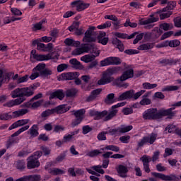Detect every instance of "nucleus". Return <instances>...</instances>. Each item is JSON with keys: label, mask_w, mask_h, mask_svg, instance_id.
<instances>
[{"label": "nucleus", "mask_w": 181, "mask_h": 181, "mask_svg": "<svg viewBox=\"0 0 181 181\" xmlns=\"http://www.w3.org/2000/svg\"><path fill=\"white\" fill-rule=\"evenodd\" d=\"M104 36H105V33L100 34L98 37V43H101V45H103V46H105L107 43H108V37H105Z\"/></svg>", "instance_id": "79ce46f5"}, {"label": "nucleus", "mask_w": 181, "mask_h": 181, "mask_svg": "<svg viewBox=\"0 0 181 181\" xmlns=\"http://www.w3.org/2000/svg\"><path fill=\"white\" fill-rule=\"evenodd\" d=\"M86 114L85 109H81L76 111H74V115L76 117V119L71 122V127H77L79 124H81L83 119H84V115Z\"/></svg>", "instance_id": "1a4fd4ad"}, {"label": "nucleus", "mask_w": 181, "mask_h": 181, "mask_svg": "<svg viewBox=\"0 0 181 181\" xmlns=\"http://www.w3.org/2000/svg\"><path fill=\"white\" fill-rule=\"evenodd\" d=\"M118 173H119L121 177H127L125 173H128V168L122 165H119L117 169Z\"/></svg>", "instance_id": "58836bf2"}, {"label": "nucleus", "mask_w": 181, "mask_h": 181, "mask_svg": "<svg viewBox=\"0 0 181 181\" xmlns=\"http://www.w3.org/2000/svg\"><path fill=\"white\" fill-rule=\"evenodd\" d=\"M15 166L18 170H23V169L26 168V163H25V160H18L15 163Z\"/></svg>", "instance_id": "37998d69"}, {"label": "nucleus", "mask_w": 181, "mask_h": 181, "mask_svg": "<svg viewBox=\"0 0 181 181\" xmlns=\"http://www.w3.org/2000/svg\"><path fill=\"white\" fill-rule=\"evenodd\" d=\"M101 153V151L98 149L92 150L88 151L86 153V156H89V158H95V156H98Z\"/></svg>", "instance_id": "3c124183"}, {"label": "nucleus", "mask_w": 181, "mask_h": 181, "mask_svg": "<svg viewBox=\"0 0 181 181\" xmlns=\"http://www.w3.org/2000/svg\"><path fill=\"white\" fill-rule=\"evenodd\" d=\"M30 120L29 119H20L12 124L8 128L9 131H12V129H15V128H19V127H23L24 125H27L29 124Z\"/></svg>", "instance_id": "f3484780"}, {"label": "nucleus", "mask_w": 181, "mask_h": 181, "mask_svg": "<svg viewBox=\"0 0 181 181\" xmlns=\"http://www.w3.org/2000/svg\"><path fill=\"white\" fill-rule=\"evenodd\" d=\"M91 131H93V127H90V125H86L82 127V134L83 135H87Z\"/></svg>", "instance_id": "69168bd1"}, {"label": "nucleus", "mask_w": 181, "mask_h": 181, "mask_svg": "<svg viewBox=\"0 0 181 181\" xmlns=\"http://www.w3.org/2000/svg\"><path fill=\"white\" fill-rule=\"evenodd\" d=\"M127 105V102L119 103L117 105L112 106L111 111L108 112L107 110H104L103 112H97L95 110H90L89 115L90 117H95V119H101L104 118V121H110L117 114H118V110L117 108H119V107H124V105Z\"/></svg>", "instance_id": "f03ea898"}, {"label": "nucleus", "mask_w": 181, "mask_h": 181, "mask_svg": "<svg viewBox=\"0 0 181 181\" xmlns=\"http://www.w3.org/2000/svg\"><path fill=\"white\" fill-rule=\"evenodd\" d=\"M39 166H40V163L36 157L30 156L28 158V169H35V168H39Z\"/></svg>", "instance_id": "4468645a"}, {"label": "nucleus", "mask_w": 181, "mask_h": 181, "mask_svg": "<svg viewBox=\"0 0 181 181\" xmlns=\"http://www.w3.org/2000/svg\"><path fill=\"white\" fill-rule=\"evenodd\" d=\"M142 86L143 88H144L145 90H152L153 88H156V87H158V84L151 83L148 82L144 83Z\"/></svg>", "instance_id": "49530a36"}, {"label": "nucleus", "mask_w": 181, "mask_h": 181, "mask_svg": "<svg viewBox=\"0 0 181 181\" xmlns=\"http://www.w3.org/2000/svg\"><path fill=\"white\" fill-rule=\"evenodd\" d=\"M10 95L13 98H23V89L16 88L11 92Z\"/></svg>", "instance_id": "cd10ccee"}, {"label": "nucleus", "mask_w": 181, "mask_h": 181, "mask_svg": "<svg viewBox=\"0 0 181 181\" xmlns=\"http://www.w3.org/2000/svg\"><path fill=\"white\" fill-rule=\"evenodd\" d=\"M28 134H29L32 138L37 136V135H39V127L37 124H33L28 131Z\"/></svg>", "instance_id": "bb28decb"}, {"label": "nucleus", "mask_w": 181, "mask_h": 181, "mask_svg": "<svg viewBox=\"0 0 181 181\" xmlns=\"http://www.w3.org/2000/svg\"><path fill=\"white\" fill-rule=\"evenodd\" d=\"M176 6V2L175 1H171L168 4L167 7L163 8V9L160 10L158 11V13H162V12H166V11H172Z\"/></svg>", "instance_id": "a19ab883"}, {"label": "nucleus", "mask_w": 181, "mask_h": 181, "mask_svg": "<svg viewBox=\"0 0 181 181\" xmlns=\"http://www.w3.org/2000/svg\"><path fill=\"white\" fill-rule=\"evenodd\" d=\"M84 53H88L87 50V44H84L80 48H76L74 51H72L73 56H80V54H84Z\"/></svg>", "instance_id": "b1692460"}, {"label": "nucleus", "mask_w": 181, "mask_h": 181, "mask_svg": "<svg viewBox=\"0 0 181 181\" xmlns=\"http://www.w3.org/2000/svg\"><path fill=\"white\" fill-rule=\"evenodd\" d=\"M8 119H12V116L9 113L0 114V120L8 121Z\"/></svg>", "instance_id": "bf43d9fd"}, {"label": "nucleus", "mask_w": 181, "mask_h": 181, "mask_svg": "<svg viewBox=\"0 0 181 181\" xmlns=\"http://www.w3.org/2000/svg\"><path fill=\"white\" fill-rule=\"evenodd\" d=\"M28 112H29V110L28 109H21V110L13 112V117H23V115H25Z\"/></svg>", "instance_id": "ea45409f"}, {"label": "nucleus", "mask_w": 181, "mask_h": 181, "mask_svg": "<svg viewBox=\"0 0 181 181\" xmlns=\"http://www.w3.org/2000/svg\"><path fill=\"white\" fill-rule=\"evenodd\" d=\"M78 23H74L72 25H71L70 27H69V30L70 32H75L76 35H77V36H80L81 35H83L84 33V30H83V28H79L78 29Z\"/></svg>", "instance_id": "4be33fe9"}, {"label": "nucleus", "mask_w": 181, "mask_h": 181, "mask_svg": "<svg viewBox=\"0 0 181 181\" xmlns=\"http://www.w3.org/2000/svg\"><path fill=\"white\" fill-rule=\"evenodd\" d=\"M180 46V41L179 40H173L170 41V47H177Z\"/></svg>", "instance_id": "774afa93"}, {"label": "nucleus", "mask_w": 181, "mask_h": 181, "mask_svg": "<svg viewBox=\"0 0 181 181\" xmlns=\"http://www.w3.org/2000/svg\"><path fill=\"white\" fill-rule=\"evenodd\" d=\"M46 22V20L42 19L40 22L33 24L31 28L33 32H37V30H42V29H43V25H45Z\"/></svg>", "instance_id": "c85d7f7f"}, {"label": "nucleus", "mask_w": 181, "mask_h": 181, "mask_svg": "<svg viewBox=\"0 0 181 181\" xmlns=\"http://www.w3.org/2000/svg\"><path fill=\"white\" fill-rule=\"evenodd\" d=\"M179 90V86H167L162 88L161 91H177Z\"/></svg>", "instance_id": "5fc2aeb1"}, {"label": "nucleus", "mask_w": 181, "mask_h": 181, "mask_svg": "<svg viewBox=\"0 0 181 181\" xmlns=\"http://www.w3.org/2000/svg\"><path fill=\"white\" fill-rule=\"evenodd\" d=\"M101 91H103V89H101V88H98V89L93 90L90 93V95L86 98V101L88 103L94 101V100H95V98H97V97H98V95H100V94H101Z\"/></svg>", "instance_id": "5701e85b"}, {"label": "nucleus", "mask_w": 181, "mask_h": 181, "mask_svg": "<svg viewBox=\"0 0 181 181\" xmlns=\"http://www.w3.org/2000/svg\"><path fill=\"white\" fill-rule=\"evenodd\" d=\"M31 60H36V62H45L47 60H52L53 59L52 54H40L36 52L35 49H33L30 52Z\"/></svg>", "instance_id": "6e6552de"}, {"label": "nucleus", "mask_w": 181, "mask_h": 181, "mask_svg": "<svg viewBox=\"0 0 181 181\" xmlns=\"http://www.w3.org/2000/svg\"><path fill=\"white\" fill-rule=\"evenodd\" d=\"M81 60L84 63H91V62H94L95 60V57L94 55L88 54L82 56L81 57Z\"/></svg>", "instance_id": "f704fd0d"}, {"label": "nucleus", "mask_w": 181, "mask_h": 181, "mask_svg": "<svg viewBox=\"0 0 181 181\" xmlns=\"http://www.w3.org/2000/svg\"><path fill=\"white\" fill-rule=\"evenodd\" d=\"M71 8H76L78 12H81L90 6V4L84 3L81 0H76L71 3Z\"/></svg>", "instance_id": "9b49d317"}, {"label": "nucleus", "mask_w": 181, "mask_h": 181, "mask_svg": "<svg viewBox=\"0 0 181 181\" xmlns=\"http://www.w3.org/2000/svg\"><path fill=\"white\" fill-rule=\"evenodd\" d=\"M103 151H112V152H119V148L118 146L115 145H108L105 146L104 148H102Z\"/></svg>", "instance_id": "c03bdc74"}, {"label": "nucleus", "mask_w": 181, "mask_h": 181, "mask_svg": "<svg viewBox=\"0 0 181 181\" xmlns=\"http://www.w3.org/2000/svg\"><path fill=\"white\" fill-rule=\"evenodd\" d=\"M78 77V73L77 72H66L63 73L59 78V80L64 81V80H74Z\"/></svg>", "instance_id": "ddd939ff"}, {"label": "nucleus", "mask_w": 181, "mask_h": 181, "mask_svg": "<svg viewBox=\"0 0 181 181\" xmlns=\"http://www.w3.org/2000/svg\"><path fill=\"white\" fill-rule=\"evenodd\" d=\"M140 105H151L152 100L149 98H142L139 102Z\"/></svg>", "instance_id": "680f3d73"}, {"label": "nucleus", "mask_w": 181, "mask_h": 181, "mask_svg": "<svg viewBox=\"0 0 181 181\" xmlns=\"http://www.w3.org/2000/svg\"><path fill=\"white\" fill-rule=\"evenodd\" d=\"M140 160H141L142 163H143L144 170L146 173H151V168H149V162H151V160H149V156H148L146 155H144L140 158Z\"/></svg>", "instance_id": "a211bd4d"}, {"label": "nucleus", "mask_w": 181, "mask_h": 181, "mask_svg": "<svg viewBox=\"0 0 181 181\" xmlns=\"http://www.w3.org/2000/svg\"><path fill=\"white\" fill-rule=\"evenodd\" d=\"M124 28H128L129 26L130 28H136L138 26V24L136 23H131V20L129 18H127L126 20V22L124 23Z\"/></svg>", "instance_id": "e2e57ef3"}, {"label": "nucleus", "mask_w": 181, "mask_h": 181, "mask_svg": "<svg viewBox=\"0 0 181 181\" xmlns=\"http://www.w3.org/2000/svg\"><path fill=\"white\" fill-rule=\"evenodd\" d=\"M69 63L70 64L73 65V67H74V69H81L82 67L81 63L78 62L77 59H70Z\"/></svg>", "instance_id": "09e8293b"}, {"label": "nucleus", "mask_w": 181, "mask_h": 181, "mask_svg": "<svg viewBox=\"0 0 181 181\" xmlns=\"http://www.w3.org/2000/svg\"><path fill=\"white\" fill-rule=\"evenodd\" d=\"M23 97H32L35 94V90L32 87L22 88Z\"/></svg>", "instance_id": "c756f323"}, {"label": "nucleus", "mask_w": 181, "mask_h": 181, "mask_svg": "<svg viewBox=\"0 0 181 181\" xmlns=\"http://www.w3.org/2000/svg\"><path fill=\"white\" fill-rule=\"evenodd\" d=\"M46 69V64L40 63L38 64L33 69V71H39L40 74H41L42 71Z\"/></svg>", "instance_id": "8fccbe9b"}, {"label": "nucleus", "mask_w": 181, "mask_h": 181, "mask_svg": "<svg viewBox=\"0 0 181 181\" xmlns=\"http://www.w3.org/2000/svg\"><path fill=\"white\" fill-rule=\"evenodd\" d=\"M30 127V126L29 125L24 126L20 128L17 132H16L13 134H11L8 137V141H6V148H10L11 146H12V145L15 144H18V142H19V137L18 136H19V135H21L22 132H25V131H28V129H29Z\"/></svg>", "instance_id": "423d86ee"}, {"label": "nucleus", "mask_w": 181, "mask_h": 181, "mask_svg": "<svg viewBox=\"0 0 181 181\" xmlns=\"http://www.w3.org/2000/svg\"><path fill=\"white\" fill-rule=\"evenodd\" d=\"M26 99L25 98H20L14 100H11L3 105L4 107H8V108H11L12 107H15L16 105H21L22 103H23Z\"/></svg>", "instance_id": "2eb2a0df"}, {"label": "nucleus", "mask_w": 181, "mask_h": 181, "mask_svg": "<svg viewBox=\"0 0 181 181\" xmlns=\"http://www.w3.org/2000/svg\"><path fill=\"white\" fill-rule=\"evenodd\" d=\"M160 29L165 31L171 30V29H173V24L168 23H162L160 25Z\"/></svg>", "instance_id": "de8ad7c7"}, {"label": "nucleus", "mask_w": 181, "mask_h": 181, "mask_svg": "<svg viewBox=\"0 0 181 181\" xmlns=\"http://www.w3.org/2000/svg\"><path fill=\"white\" fill-rule=\"evenodd\" d=\"M93 36L92 34H89L88 33H85V36L83 37V42H85L86 43H90V42H94L95 39L94 37H91Z\"/></svg>", "instance_id": "a18cd8bd"}, {"label": "nucleus", "mask_w": 181, "mask_h": 181, "mask_svg": "<svg viewBox=\"0 0 181 181\" xmlns=\"http://www.w3.org/2000/svg\"><path fill=\"white\" fill-rule=\"evenodd\" d=\"M121 63V59L119 57H110L100 61V66L105 67V66H118Z\"/></svg>", "instance_id": "9d476101"}, {"label": "nucleus", "mask_w": 181, "mask_h": 181, "mask_svg": "<svg viewBox=\"0 0 181 181\" xmlns=\"http://www.w3.org/2000/svg\"><path fill=\"white\" fill-rule=\"evenodd\" d=\"M134 77V69H127L123 72L119 78H117L115 83L117 87H124L127 88L128 87V83H124V81L128 80L129 78H132Z\"/></svg>", "instance_id": "20e7f679"}, {"label": "nucleus", "mask_w": 181, "mask_h": 181, "mask_svg": "<svg viewBox=\"0 0 181 181\" xmlns=\"http://www.w3.org/2000/svg\"><path fill=\"white\" fill-rule=\"evenodd\" d=\"M115 98V94L110 93L107 95L105 99V104H114V98Z\"/></svg>", "instance_id": "864d4df0"}, {"label": "nucleus", "mask_w": 181, "mask_h": 181, "mask_svg": "<svg viewBox=\"0 0 181 181\" xmlns=\"http://www.w3.org/2000/svg\"><path fill=\"white\" fill-rule=\"evenodd\" d=\"M86 47L88 53H91V55L94 56L95 59L100 56L101 51H100L94 44H86Z\"/></svg>", "instance_id": "dca6fc26"}, {"label": "nucleus", "mask_w": 181, "mask_h": 181, "mask_svg": "<svg viewBox=\"0 0 181 181\" xmlns=\"http://www.w3.org/2000/svg\"><path fill=\"white\" fill-rule=\"evenodd\" d=\"M158 21H159V18L154 17L153 15H151L150 18L147 19L141 18L139 20V24L141 25H149L151 23H154V22H158Z\"/></svg>", "instance_id": "412c9836"}, {"label": "nucleus", "mask_w": 181, "mask_h": 181, "mask_svg": "<svg viewBox=\"0 0 181 181\" xmlns=\"http://www.w3.org/2000/svg\"><path fill=\"white\" fill-rule=\"evenodd\" d=\"M163 33V31L160 30V28L158 27H155L153 30L151 31V33H149V36H152V37H154L155 39H158Z\"/></svg>", "instance_id": "72a5a7b5"}, {"label": "nucleus", "mask_w": 181, "mask_h": 181, "mask_svg": "<svg viewBox=\"0 0 181 181\" xmlns=\"http://www.w3.org/2000/svg\"><path fill=\"white\" fill-rule=\"evenodd\" d=\"M13 74H15V73L13 72H7L6 74H4L3 75V79L1 80V81H7V83H9V80L11 77V76H13Z\"/></svg>", "instance_id": "13d9d810"}, {"label": "nucleus", "mask_w": 181, "mask_h": 181, "mask_svg": "<svg viewBox=\"0 0 181 181\" xmlns=\"http://www.w3.org/2000/svg\"><path fill=\"white\" fill-rule=\"evenodd\" d=\"M158 138V134L151 133L149 136H144L140 141L137 143L138 148H142L144 145H146V144H150V145H153V144L156 141Z\"/></svg>", "instance_id": "0eeeda50"}, {"label": "nucleus", "mask_w": 181, "mask_h": 181, "mask_svg": "<svg viewBox=\"0 0 181 181\" xmlns=\"http://www.w3.org/2000/svg\"><path fill=\"white\" fill-rule=\"evenodd\" d=\"M155 44L153 42H147L145 44H142L138 47V50H151V49H153Z\"/></svg>", "instance_id": "473e14b6"}, {"label": "nucleus", "mask_w": 181, "mask_h": 181, "mask_svg": "<svg viewBox=\"0 0 181 181\" xmlns=\"http://www.w3.org/2000/svg\"><path fill=\"white\" fill-rule=\"evenodd\" d=\"M151 176L153 177L148 178L149 181H158V179H160V180H163V181H178L179 180V177H177L175 174L166 175L160 173L152 172Z\"/></svg>", "instance_id": "39448f33"}, {"label": "nucleus", "mask_w": 181, "mask_h": 181, "mask_svg": "<svg viewBox=\"0 0 181 181\" xmlns=\"http://www.w3.org/2000/svg\"><path fill=\"white\" fill-rule=\"evenodd\" d=\"M66 46H72L73 47H78L80 46V41H74L73 39L66 38L64 41Z\"/></svg>", "instance_id": "c9c22d12"}, {"label": "nucleus", "mask_w": 181, "mask_h": 181, "mask_svg": "<svg viewBox=\"0 0 181 181\" xmlns=\"http://www.w3.org/2000/svg\"><path fill=\"white\" fill-rule=\"evenodd\" d=\"M173 110H175V107H170L167 110L160 109L158 111L157 108L151 107L143 112L142 118L146 121H155V119H160L163 117H167L169 119H172L176 114Z\"/></svg>", "instance_id": "f257e3e1"}, {"label": "nucleus", "mask_w": 181, "mask_h": 181, "mask_svg": "<svg viewBox=\"0 0 181 181\" xmlns=\"http://www.w3.org/2000/svg\"><path fill=\"white\" fill-rule=\"evenodd\" d=\"M53 72L52 71V69L45 68L42 71H41V74H40V76L41 77H49V76H52Z\"/></svg>", "instance_id": "6e6d98bb"}, {"label": "nucleus", "mask_w": 181, "mask_h": 181, "mask_svg": "<svg viewBox=\"0 0 181 181\" xmlns=\"http://www.w3.org/2000/svg\"><path fill=\"white\" fill-rule=\"evenodd\" d=\"M52 114H55L54 109L47 110L42 112L41 114V117H42V118H46V117H49V115H52Z\"/></svg>", "instance_id": "052dcab7"}, {"label": "nucleus", "mask_w": 181, "mask_h": 181, "mask_svg": "<svg viewBox=\"0 0 181 181\" xmlns=\"http://www.w3.org/2000/svg\"><path fill=\"white\" fill-rule=\"evenodd\" d=\"M160 155V151H156L153 153L152 158L149 157L150 162H156L159 160V156Z\"/></svg>", "instance_id": "4d7b16f0"}, {"label": "nucleus", "mask_w": 181, "mask_h": 181, "mask_svg": "<svg viewBox=\"0 0 181 181\" xmlns=\"http://www.w3.org/2000/svg\"><path fill=\"white\" fill-rule=\"evenodd\" d=\"M134 93H135V90H127L126 92L122 93L117 98V101H124V100H130V98H132V95H134Z\"/></svg>", "instance_id": "6ab92c4d"}, {"label": "nucleus", "mask_w": 181, "mask_h": 181, "mask_svg": "<svg viewBox=\"0 0 181 181\" xmlns=\"http://www.w3.org/2000/svg\"><path fill=\"white\" fill-rule=\"evenodd\" d=\"M29 80V75H25L24 76L19 77L17 79V84H21V83H26Z\"/></svg>", "instance_id": "0e129e2a"}, {"label": "nucleus", "mask_w": 181, "mask_h": 181, "mask_svg": "<svg viewBox=\"0 0 181 181\" xmlns=\"http://www.w3.org/2000/svg\"><path fill=\"white\" fill-rule=\"evenodd\" d=\"M49 173H50V175H54V176H57V175H64V173H66V171L60 168H53L49 169Z\"/></svg>", "instance_id": "e433bc0d"}, {"label": "nucleus", "mask_w": 181, "mask_h": 181, "mask_svg": "<svg viewBox=\"0 0 181 181\" xmlns=\"http://www.w3.org/2000/svg\"><path fill=\"white\" fill-rule=\"evenodd\" d=\"M70 108H71V106H69L67 105H60L54 108V112L55 114H64L65 112H67V111H69Z\"/></svg>", "instance_id": "aec40b11"}, {"label": "nucleus", "mask_w": 181, "mask_h": 181, "mask_svg": "<svg viewBox=\"0 0 181 181\" xmlns=\"http://www.w3.org/2000/svg\"><path fill=\"white\" fill-rule=\"evenodd\" d=\"M80 132V129H75L74 132H71L70 134L65 135L63 137V142L66 144V142H70L75 135H78Z\"/></svg>", "instance_id": "a878e982"}, {"label": "nucleus", "mask_w": 181, "mask_h": 181, "mask_svg": "<svg viewBox=\"0 0 181 181\" xmlns=\"http://www.w3.org/2000/svg\"><path fill=\"white\" fill-rule=\"evenodd\" d=\"M77 93H78V90L76 88H72L66 90V91L65 92V95L68 98H73L76 95H77Z\"/></svg>", "instance_id": "2f4dec72"}, {"label": "nucleus", "mask_w": 181, "mask_h": 181, "mask_svg": "<svg viewBox=\"0 0 181 181\" xmlns=\"http://www.w3.org/2000/svg\"><path fill=\"white\" fill-rule=\"evenodd\" d=\"M56 98L59 100H63V98H64V92H63V90L59 89L51 93L49 96V100H53V98Z\"/></svg>", "instance_id": "393cba45"}, {"label": "nucleus", "mask_w": 181, "mask_h": 181, "mask_svg": "<svg viewBox=\"0 0 181 181\" xmlns=\"http://www.w3.org/2000/svg\"><path fill=\"white\" fill-rule=\"evenodd\" d=\"M112 45H114V46H116L117 47L119 52H124L125 49V47H124V44L122 43V42H121V40H118V38H114L112 40Z\"/></svg>", "instance_id": "7c9ffc66"}, {"label": "nucleus", "mask_w": 181, "mask_h": 181, "mask_svg": "<svg viewBox=\"0 0 181 181\" xmlns=\"http://www.w3.org/2000/svg\"><path fill=\"white\" fill-rule=\"evenodd\" d=\"M119 71H121V67L119 66L107 69L103 73L102 78L98 81V86H105V84H110V83L114 81V77L111 76L117 74Z\"/></svg>", "instance_id": "7ed1b4c3"}, {"label": "nucleus", "mask_w": 181, "mask_h": 181, "mask_svg": "<svg viewBox=\"0 0 181 181\" xmlns=\"http://www.w3.org/2000/svg\"><path fill=\"white\" fill-rule=\"evenodd\" d=\"M86 170L90 173V175H93L94 176H100V175H104L105 173V171L103 169L102 165H93L90 167V168H86Z\"/></svg>", "instance_id": "f8f14e48"}, {"label": "nucleus", "mask_w": 181, "mask_h": 181, "mask_svg": "<svg viewBox=\"0 0 181 181\" xmlns=\"http://www.w3.org/2000/svg\"><path fill=\"white\" fill-rule=\"evenodd\" d=\"M145 93H146V90H141L140 91L136 92V93H134V92L132 98H134V100H138V98H139V97H141L143 94H145Z\"/></svg>", "instance_id": "338daca9"}, {"label": "nucleus", "mask_w": 181, "mask_h": 181, "mask_svg": "<svg viewBox=\"0 0 181 181\" xmlns=\"http://www.w3.org/2000/svg\"><path fill=\"white\" fill-rule=\"evenodd\" d=\"M132 125L129 126H122L119 127V134H125V132H129L132 129Z\"/></svg>", "instance_id": "603ef678"}, {"label": "nucleus", "mask_w": 181, "mask_h": 181, "mask_svg": "<svg viewBox=\"0 0 181 181\" xmlns=\"http://www.w3.org/2000/svg\"><path fill=\"white\" fill-rule=\"evenodd\" d=\"M144 36L145 39H146V37L151 36V34L148 33H142L137 35L136 36V38L133 41L134 45H136V43H138V42H139L140 40H142V39L144 38Z\"/></svg>", "instance_id": "4c0bfd02"}]
</instances>
